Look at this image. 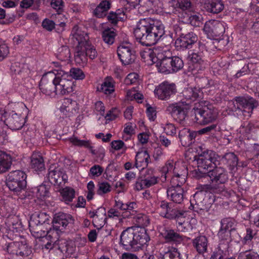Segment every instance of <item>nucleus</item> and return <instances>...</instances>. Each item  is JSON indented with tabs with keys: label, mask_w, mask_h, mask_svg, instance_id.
Listing matches in <instances>:
<instances>
[{
	"label": "nucleus",
	"mask_w": 259,
	"mask_h": 259,
	"mask_svg": "<svg viewBox=\"0 0 259 259\" xmlns=\"http://www.w3.org/2000/svg\"><path fill=\"white\" fill-rule=\"evenodd\" d=\"M164 33V27L161 22L151 19L140 20L134 30L136 39L145 46L155 45Z\"/></svg>",
	"instance_id": "f257e3e1"
},
{
	"label": "nucleus",
	"mask_w": 259,
	"mask_h": 259,
	"mask_svg": "<svg viewBox=\"0 0 259 259\" xmlns=\"http://www.w3.org/2000/svg\"><path fill=\"white\" fill-rule=\"evenodd\" d=\"M169 53V51L163 50L161 47H156L145 50L141 53V56L148 65L156 64L159 72L169 74L172 73L170 56H168Z\"/></svg>",
	"instance_id": "f03ea898"
},
{
	"label": "nucleus",
	"mask_w": 259,
	"mask_h": 259,
	"mask_svg": "<svg viewBox=\"0 0 259 259\" xmlns=\"http://www.w3.org/2000/svg\"><path fill=\"white\" fill-rule=\"evenodd\" d=\"M55 66L58 68L54 69V87L57 95H65L72 93L75 89L74 82L69 73L59 67L58 62H53Z\"/></svg>",
	"instance_id": "7ed1b4c3"
},
{
	"label": "nucleus",
	"mask_w": 259,
	"mask_h": 259,
	"mask_svg": "<svg viewBox=\"0 0 259 259\" xmlns=\"http://www.w3.org/2000/svg\"><path fill=\"white\" fill-rule=\"evenodd\" d=\"M187 169L184 166L182 167L181 174L176 172L177 175L171 178L172 186L167 190V197L173 202L181 203L184 199V190L181 185L186 182Z\"/></svg>",
	"instance_id": "20e7f679"
},
{
	"label": "nucleus",
	"mask_w": 259,
	"mask_h": 259,
	"mask_svg": "<svg viewBox=\"0 0 259 259\" xmlns=\"http://www.w3.org/2000/svg\"><path fill=\"white\" fill-rule=\"evenodd\" d=\"M74 220L71 215L65 213H59L56 215L53 222V227L47 232L48 237H52L54 239H58L60 233L71 227Z\"/></svg>",
	"instance_id": "39448f33"
},
{
	"label": "nucleus",
	"mask_w": 259,
	"mask_h": 259,
	"mask_svg": "<svg viewBox=\"0 0 259 259\" xmlns=\"http://www.w3.org/2000/svg\"><path fill=\"white\" fill-rule=\"evenodd\" d=\"M221 157L212 150L204 151L197 160L198 170L202 174L207 173V170L212 164L215 166L219 165Z\"/></svg>",
	"instance_id": "423d86ee"
},
{
	"label": "nucleus",
	"mask_w": 259,
	"mask_h": 259,
	"mask_svg": "<svg viewBox=\"0 0 259 259\" xmlns=\"http://www.w3.org/2000/svg\"><path fill=\"white\" fill-rule=\"evenodd\" d=\"M26 175L21 170H15L10 172L7 179V186L12 191L18 192L26 186Z\"/></svg>",
	"instance_id": "0eeeda50"
},
{
	"label": "nucleus",
	"mask_w": 259,
	"mask_h": 259,
	"mask_svg": "<svg viewBox=\"0 0 259 259\" xmlns=\"http://www.w3.org/2000/svg\"><path fill=\"white\" fill-rule=\"evenodd\" d=\"M236 107L235 111L238 116L249 117L251 116L253 108L256 105V101L251 97H237L234 103Z\"/></svg>",
	"instance_id": "6e6552de"
},
{
	"label": "nucleus",
	"mask_w": 259,
	"mask_h": 259,
	"mask_svg": "<svg viewBox=\"0 0 259 259\" xmlns=\"http://www.w3.org/2000/svg\"><path fill=\"white\" fill-rule=\"evenodd\" d=\"M207 175L212 184L210 185L209 188L213 189L215 192H221V189H223V184L225 182L227 179V175L224 168L221 167H215L211 170L207 172Z\"/></svg>",
	"instance_id": "1a4fd4ad"
},
{
	"label": "nucleus",
	"mask_w": 259,
	"mask_h": 259,
	"mask_svg": "<svg viewBox=\"0 0 259 259\" xmlns=\"http://www.w3.org/2000/svg\"><path fill=\"white\" fill-rule=\"evenodd\" d=\"M217 110L211 107L197 109L195 111L194 121L201 125L208 124L217 118Z\"/></svg>",
	"instance_id": "9d476101"
},
{
	"label": "nucleus",
	"mask_w": 259,
	"mask_h": 259,
	"mask_svg": "<svg viewBox=\"0 0 259 259\" xmlns=\"http://www.w3.org/2000/svg\"><path fill=\"white\" fill-rule=\"evenodd\" d=\"M0 114L2 115L1 120H4L6 124L13 130L20 129L25 122L24 116H22L18 113L13 111L8 116L5 110H1Z\"/></svg>",
	"instance_id": "9b49d317"
},
{
	"label": "nucleus",
	"mask_w": 259,
	"mask_h": 259,
	"mask_svg": "<svg viewBox=\"0 0 259 259\" xmlns=\"http://www.w3.org/2000/svg\"><path fill=\"white\" fill-rule=\"evenodd\" d=\"M190 106L188 104L180 102L169 105L167 107L166 110L171 114L176 121L182 123L186 118Z\"/></svg>",
	"instance_id": "f8f14e48"
},
{
	"label": "nucleus",
	"mask_w": 259,
	"mask_h": 259,
	"mask_svg": "<svg viewBox=\"0 0 259 259\" xmlns=\"http://www.w3.org/2000/svg\"><path fill=\"white\" fill-rule=\"evenodd\" d=\"M226 23L215 20H211L205 23L203 31L208 38H214L222 35L225 31Z\"/></svg>",
	"instance_id": "ddd939ff"
},
{
	"label": "nucleus",
	"mask_w": 259,
	"mask_h": 259,
	"mask_svg": "<svg viewBox=\"0 0 259 259\" xmlns=\"http://www.w3.org/2000/svg\"><path fill=\"white\" fill-rule=\"evenodd\" d=\"M199 51L194 50L189 53V58L194 65L193 71L202 70L205 68L204 63L202 60L203 52L205 49V43L203 40H199L198 43Z\"/></svg>",
	"instance_id": "4468645a"
},
{
	"label": "nucleus",
	"mask_w": 259,
	"mask_h": 259,
	"mask_svg": "<svg viewBox=\"0 0 259 259\" xmlns=\"http://www.w3.org/2000/svg\"><path fill=\"white\" fill-rule=\"evenodd\" d=\"M117 55L121 62L124 65L133 62L135 59V52L132 44L128 42L121 43L117 48Z\"/></svg>",
	"instance_id": "2eb2a0df"
},
{
	"label": "nucleus",
	"mask_w": 259,
	"mask_h": 259,
	"mask_svg": "<svg viewBox=\"0 0 259 259\" xmlns=\"http://www.w3.org/2000/svg\"><path fill=\"white\" fill-rule=\"evenodd\" d=\"M54 71L48 72L42 77L39 83V89L41 92L46 96L55 97L57 94L55 89H52V84L54 85Z\"/></svg>",
	"instance_id": "dca6fc26"
},
{
	"label": "nucleus",
	"mask_w": 259,
	"mask_h": 259,
	"mask_svg": "<svg viewBox=\"0 0 259 259\" xmlns=\"http://www.w3.org/2000/svg\"><path fill=\"white\" fill-rule=\"evenodd\" d=\"M47 177L51 183L57 185L65 184L68 179V177L63 169L56 165H51L50 166Z\"/></svg>",
	"instance_id": "f3484780"
},
{
	"label": "nucleus",
	"mask_w": 259,
	"mask_h": 259,
	"mask_svg": "<svg viewBox=\"0 0 259 259\" xmlns=\"http://www.w3.org/2000/svg\"><path fill=\"white\" fill-rule=\"evenodd\" d=\"M203 93L199 87H188L185 88L181 93V102L189 105L192 102L199 100L202 97Z\"/></svg>",
	"instance_id": "a211bd4d"
},
{
	"label": "nucleus",
	"mask_w": 259,
	"mask_h": 259,
	"mask_svg": "<svg viewBox=\"0 0 259 259\" xmlns=\"http://www.w3.org/2000/svg\"><path fill=\"white\" fill-rule=\"evenodd\" d=\"M176 92L174 83L163 82L156 87L154 90L155 96L159 99L166 100Z\"/></svg>",
	"instance_id": "6ab92c4d"
},
{
	"label": "nucleus",
	"mask_w": 259,
	"mask_h": 259,
	"mask_svg": "<svg viewBox=\"0 0 259 259\" xmlns=\"http://www.w3.org/2000/svg\"><path fill=\"white\" fill-rule=\"evenodd\" d=\"M184 164L179 162L175 163L173 161H168L161 169V181L164 182L167 178L175 177L177 175L176 172L181 174Z\"/></svg>",
	"instance_id": "aec40b11"
},
{
	"label": "nucleus",
	"mask_w": 259,
	"mask_h": 259,
	"mask_svg": "<svg viewBox=\"0 0 259 259\" xmlns=\"http://www.w3.org/2000/svg\"><path fill=\"white\" fill-rule=\"evenodd\" d=\"M135 228L133 227L128 228L122 232L120 235V244L125 249L135 248Z\"/></svg>",
	"instance_id": "412c9836"
},
{
	"label": "nucleus",
	"mask_w": 259,
	"mask_h": 259,
	"mask_svg": "<svg viewBox=\"0 0 259 259\" xmlns=\"http://www.w3.org/2000/svg\"><path fill=\"white\" fill-rule=\"evenodd\" d=\"M78 110V106L77 102L68 98L64 100L60 107V112L65 117H69L75 115Z\"/></svg>",
	"instance_id": "4be33fe9"
},
{
	"label": "nucleus",
	"mask_w": 259,
	"mask_h": 259,
	"mask_svg": "<svg viewBox=\"0 0 259 259\" xmlns=\"http://www.w3.org/2000/svg\"><path fill=\"white\" fill-rule=\"evenodd\" d=\"M221 227L218 236L222 240H228L230 238L231 232L234 229L235 221L232 218H224L221 221Z\"/></svg>",
	"instance_id": "5701e85b"
},
{
	"label": "nucleus",
	"mask_w": 259,
	"mask_h": 259,
	"mask_svg": "<svg viewBox=\"0 0 259 259\" xmlns=\"http://www.w3.org/2000/svg\"><path fill=\"white\" fill-rule=\"evenodd\" d=\"M198 40L196 34L193 32H189L181 35L175 41L176 47L180 48H189Z\"/></svg>",
	"instance_id": "b1692460"
},
{
	"label": "nucleus",
	"mask_w": 259,
	"mask_h": 259,
	"mask_svg": "<svg viewBox=\"0 0 259 259\" xmlns=\"http://www.w3.org/2000/svg\"><path fill=\"white\" fill-rule=\"evenodd\" d=\"M58 249L66 257L76 256V247L73 241L61 240L58 241Z\"/></svg>",
	"instance_id": "393cba45"
},
{
	"label": "nucleus",
	"mask_w": 259,
	"mask_h": 259,
	"mask_svg": "<svg viewBox=\"0 0 259 259\" xmlns=\"http://www.w3.org/2000/svg\"><path fill=\"white\" fill-rule=\"evenodd\" d=\"M71 34L76 46L85 45L89 39L87 33L82 30V28L78 25H75L73 27Z\"/></svg>",
	"instance_id": "a878e982"
},
{
	"label": "nucleus",
	"mask_w": 259,
	"mask_h": 259,
	"mask_svg": "<svg viewBox=\"0 0 259 259\" xmlns=\"http://www.w3.org/2000/svg\"><path fill=\"white\" fill-rule=\"evenodd\" d=\"M158 259H181V257L176 248L164 245L159 250Z\"/></svg>",
	"instance_id": "bb28decb"
},
{
	"label": "nucleus",
	"mask_w": 259,
	"mask_h": 259,
	"mask_svg": "<svg viewBox=\"0 0 259 259\" xmlns=\"http://www.w3.org/2000/svg\"><path fill=\"white\" fill-rule=\"evenodd\" d=\"M89 214L96 227L100 228L104 226L106 219V210L104 207L98 208L95 211L90 212Z\"/></svg>",
	"instance_id": "cd10ccee"
},
{
	"label": "nucleus",
	"mask_w": 259,
	"mask_h": 259,
	"mask_svg": "<svg viewBox=\"0 0 259 259\" xmlns=\"http://www.w3.org/2000/svg\"><path fill=\"white\" fill-rule=\"evenodd\" d=\"M160 235L165 240L166 242H180L183 240L182 236L173 230L165 227L159 228Z\"/></svg>",
	"instance_id": "c85d7f7f"
},
{
	"label": "nucleus",
	"mask_w": 259,
	"mask_h": 259,
	"mask_svg": "<svg viewBox=\"0 0 259 259\" xmlns=\"http://www.w3.org/2000/svg\"><path fill=\"white\" fill-rule=\"evenodd\" d=\"M97 89L98 91L104 94H111L115 91V82L112 77L108 76Z\"/></svg>",
	"instance_id": "c756f323"
},
{
	"label": "nucleus",
	"mask_w": 259,
	"mask_h": 259,
	"mask_svg": "<svg viewBox=\"0 0 259 259\" xmlns=\"http://www.w3.org/2000/svg\"><path fill=\"white\" fill-rule=\"evenodd\" d=\"M136 233L135 234V248L141 247L144 244H146L149 240V237L147 234L146 230L144 228H135Z\"/></svg>",
	"instance_id": "7c9ffc66"
},
{
	"label": "nucleus",
	"mask_w": 259,
	"mask_h": 259,
	"mask_svg": "<svg viewBox=\"0 0 259 259\" xmlns=\"http://www.w3.org/2000/svg\"><path fill=\"white\" fill-rule=\"evenodd\" d=\"M179 137L182 145L187 146L192 143L193 140L196 137V133L190 131L188 128H184L180 131Z\"/></svg>",
	"instance_id": "2f4dec72"
},
{
	"label": "nucleus",
	"mask_w": 259,
	"mask_h": 259,
	"mask_svg": "<svg viewBox=\"0 0 259 259\" xmlns=\"http://www.w3.org/2000/svg\"><path fill=\"white\" fill-rule=\"evenodd\" d=\"M31 167L36 171L45 169V163L42 156L39 153H34L31 156Z\"/></svg>",
	"instance_id": "473e14b6"
},
{
	"label": "nucleus",
	"mask_w": 259,
	"mask_h": 259,
	"mask_svg": "<svg viewBox=\"0 0 259 259\" xmlns=\"http://www.w3.org/2000/svg\"><path fill=\"white\" fill-rule=\"evenodd\" d=\"M192 244L194 248L199 253H203L207 250L208 240L204 236H199L196 237L193 240Z\"/></svg>",
	"instance_id": "72a5a7b5"
},
{
	"label": "nucleus",
	"mask_w": 259,
	"mask_h": 259,
	"mask_svg": "<svg viewBox=\"0 0 259 259\" xmlns=\"http://www.w3.org/2000/svg\"><path fill=\"white\" fill-rule=\"evenodd\" d=\"M150 161V156L147 151L138 152L136 156L135 166L138 168L144 169Z\"/></svg>",
	"instance_id": "f704fd0d"
},
{
	"label": "nucleus",
	"mask_w": 259,
	"mask_h": 259,
	"mask_svg": "<svg viewBox=\"0 0 259 259\" xmlns=\"http://www.w3.org/2000/svg\"><path fill=\"white\" fill-rule=\"evenodd\" d=\"M84 45L76 46L74 60L76 64L83 65L87 62V56L84 49Z\"/></svg>",
	"instance_id": "c9c22d12"
},
{
	"label": "nucleus",
	"mask_w": 259,
	"mask_h": 259,
	"mask_svg": "<svg viewBox=\"0 0 259 259\" xmlns=\"http://www.w3.org/2000/svg\"><path fill=\"white\" fill-rule=\"evenodd\" d=\"M18 250L16 252V254L18 259H30L31 257L32 250L26 244L20 243L18 247Z\"/></svg>",
	"instance_id": "e433bc0d"
},
{
	"label": "nucleus",
	"mask_w": 259,
	"mask_h": 259,
	"mask_svg": "<svg viewBox=\"0 0 259 259\" xmlns=\"http://www.w3.org/2000/svg\"><path fill=\"white\" fill-rule=\"evenodd\" d=\"M12 159L10 155L0 151V173L5 172L11 165Z\"/></svg>",
	"instance_id": "4c0bfd02"
},
{
	"label": "nucleus",
	"mask_w": 259,
	"mask_h": 259,
	"mask_svg": "<svg viewBox=\"0 0 259 259\" xmlns=\"http://www.w3.org/2000/svg\"><path fill=\"white\" fill-rule=\"evenodd\" d=\"M33 193L39 200L44 201L50 197L49 187L46 185H41L33 189Z\"/></svg>",
	"instance_id": "58836bf2"
},
{
	"label": "nucleus",
	"mask_w": 259,
	"mask_h": 259,
	"mask_svg": "<svg viewBox=\"0 0 259 259\" xmlns=\"http://www.w3.org/2000/svg\"><path fill=\"white\" fill-rule=\"evenodd\" d=\"M49 216L46 213L41 212L38 214L37 216L34 217L33 219H31L29 222V227L32 233H35L33 229L35 225H42L45 223L49 220Z\"/></svg>",
	"instance_id": "ea45409f"
},
{
	"label": "nucleus",
	"mask_w": 259,
	"mask_h": 259,
	"mask_svg": "<svg viewBox=\"0 0 259 259\" xmlns=\"http://www.w3.org/2000/svg\"><path fill=\"white\" fill-rule=\"evenodd\" d=\"M158 177L154 175V170L152 169H148L145 175V179L143 180V183L146 187H150L157 184Z\"/></svg>",
	"instance_id": "a19ab883"
},
{
	"label": "nucleus",
	"mask_w": 259,
	"mask_h": 259,
	"mask_svg": "<svg viewBox=\"0 0 259 259\" xmlns=\"http://www.w3.org/2000/svg\"><path fill=\"white\" fill-rule=\"evenodd\" d=\"M69 141L73 145L79 147H84L88 148L91 150V152L93 154H96V152H95V150L93 149V146H92L90 141L81 140L75 136H72L69 138Z\"/></svg>",
	"instance_id": "79ce46f5"
},
{
	"label": "nucleus",
	"mask_w": 259,
	"mask_h": 259,
	"mask_svg": "<svg viewBox=\"0 0 259 259\" xmlns=\"http://www.w3.org/2000/svg\"><path fill=\"white\" fill-rule=\"evenodd\" d=\"M6 224L10 231L18 232L21 228V223L18 216L10 215L7 220Z\"/></svg>",
	"instance_id": "37998d69"
},
{
	"label": "nucleus",
	"mask_w": 259,
	"mask_h": 259,
	"mask_svg": "<svg viewBox=\"0 0 259 259\" xmlns=\"http://www.w3.org/2000/svg\"><path fill=\"white\" fill-rule=\"evenodd\" d=\"M142 6L149 9L157 11L163 8V4L160 0H142Z\"/></svg>",
	"instance_id": "c03bdc74"
},
{
	"label": "nucleus",
	"mask_w": 259,
	"mask_h": 259,
	"mask_svg": "<svg viewBox=\"0 0 259 259\" xmlns=\"http://www.w3.org/2000/svg\"><path fill=\"white\" fill-rule=\"evenodd\" d=\"M115 35L116 32L113 28H105L102 33L104 41L108 44H112L114 42Z\"/></svg>",
	"instance_id": "a18cd8bd"
},
{
	"label": "nucleus",
	"mask_w": 259,
	"mask_h": 259,
	"mask_svg": "<svg viewBox=\"0 0 259 259\" xmlns=\"http://www.w3.org/2000/svg\"><path fill=\"white\" fill-rule=\"evenodd\" d=\"M207 10L212 13H218L224 9L223 4L219 0H213L206 5Z\"/></svg>",
	"instance_id": "49530a36"
},
{
	"label": "nucleus",
	"mask_w": 259,
	"mask_h": 259,
	"mask_svg": "<svg viewBox=\"0 0 259 259\" xmlns=\"http://www.w3.org/2000/svg\"><path fill=\"white\" fill-rule=\"evenodd\" d=\"M63 200L66 203H69L72 201L75 197V191L70 187H65L61 192Z\"/></svg>",
	"instance_id": "de8ad7c7"
},
{
	"label": "nucleus",
	"mask_w": 259,
	"mask_h": 259,
	"mask_svg": "<svg viewBox=\"0 0 259 259\" xmlns=\"http://www.w3.org/2000/svg\"><path fill=\"white\" fill-rule=\"evenodd\" d=\"M111 191V185L107 182H101L98 183L97 186V194L100 196H103Z\"/></svg>",
	"instance_id": "09e8293b"
},
{
	"label": "nucleus",
	"mask_w": 259,
	"mask_h": 259,
	"mask_svg": "<svg viewBox=\"0 0 259 259\" xmlns=\"http://www.w3.org/2000/svg\"><path fill=\"white\" fill-rule=\"evenodd\" d=\"M170 66L172 69V72H177L181 70L184 66L183 60L179 57H170Z\"/></svg>",
	"instance_id": "8fccbe9b"
},
{
	"label": "nucleus",
	"mask_w": 259,
	"mask_h": 259,
	"mask_svg": "<svg viewBox=\"0 0 259 259\" xmlns=\"http://www.w3.org/2000/svg\"><path fill=\"white\" fill-rule=\"evenodd\" d=\"M221 160L232 166H236L238 161L236 156L231 152L226 153L223 158L221 157Z\"/></svg>",
	"instance_id": "3c124183"
},
{
	"label": "nucleus",
	"mask_w": 259,
	"mask_h": 259,
	"mask_svg": "<svg viewBox=\"0 0 259 259\" xmlns=\"http://www.w3.org/2000/svg\"><path fill=\"white\" fill-rule=\"evenodd\" d=\"M188 21L190 24L194 27H199L202 24V16L198 13L191 14L189 16Z\"/></svg>",
	"instance_id": "603ef678"
},
{
	"label": "nucleus",
	"mask_w": 259,
	"mask_h": 259,
	"mask_svg": "<svg viewBox=\"0 0 259 259\" xmlns=\"http://www.w3.org/2000/svg\"><path fill=\"white\" fill-rule=\"evenodd\" d=\"M70 52L67 46H62L59 48L57 52V57L61 61H66L70 58Z\"/></svg>",
	"instance_id": "864d4df0"
},
{
	"label": "nucleus",
	"mask_w": 259,
	"mask_h": 259,
	"mask_svg": "<svg viewBox=\"0 0 259 259\" xmlns=\"http://www.w3.org/2000/svg\"><path fill=\"white\" fill-rule=\"evenodd\" d=\"M124 18V13L118 10L116 12H110L108 16V20L113 24H116L118 21L123 20Z\"/></svg>",
	"instance_id": "5fc2aeb1"
},
{
	"label": "nucleus",
	"mask_w": 259,
	"mask_h": 259,
	"mask_svg": "<svg viewBox=\"0 0 259 259\" xmlns=\"http://www.w3.org/2000/svg\"><path fill=\"white\" fill-rule=\"evenodd\" d=\"M238 259H259L258 253L252 249L239 253Z\"/></svg>",
	"instance_id": "6e6d98bb"
},
{
	"label": "nucleus",
	"mask_w": 259,
	"mask_h": 259,
	"mask_svg": "<svg viewBox=\"0 0 259 259\" xmlns=\"http://www.w3.org/2000/svg\"><path fill=\"white\" fill-rule=\"evenodd\" d=\"M135 124L132 122L126 123L123 130L124 134L122 136V139L125 140H127L131 136L135 133Z\"/></svg>",
	"instance_id": "4d7b16f0"
},
{
	"label": "nucleus",
	"mask_w": 259,
	"mask_h": 259,
	"mask_svg": "<svg viewBox=\"0 0 259 259\" xmlns=\"http://www.w3.org/2000/svg\"><path fill=\"white\" fill-rule=\"evenodd\" d=\"M69 75L70 76L71 79L73 78L76 80H82L85 77V74L83 71L77 68H73L71 69Z\"/></svg>",
	"instance_id": "13d9d810"
},
{
	"label": "nucleus",
	"mask_w": 259,
	"mask_h": 259,
	"mask_svg": "<svg viewBox=\"0 0 259 259\" xmlns=\"http://www.w3.org/2000/svg\"><path fill=\"white\" fill-rule=\"evenodd\" d=\"M136 221L137 224L141 227L144 228L145 227L147 226L150 223L149 217L144 214H138L136 217Z\"/></svg>",
	"instance_id": "bf43d9fd"
},
{
	"label": "nucleus",
	"mask_w": 259,
	"mask_h": 259,
	"mask_svg": "<svg viewBox=\"0 0 259 259\" xmlns=\"http://www.w3.org/2000/svg\"><path fill=\"white\" fill-rule=\"evenodd\" d=\"M103 172V168L99 165L93 166L90 170L89 176L91 178L95 179L100 176Z\"/></svg>",
	"instance_id": "052dcab7"
},
{
	"label": "nucleus",
	"mask_w": 259,
	"mask_h": 259,
	"mask_svg": "<svg viewBox=\"0 0 259 259\" xmlns=\"http://www.w3.org/2000/svg\"><path fill=\"white\" fill-rule=\"evenodd\" d=\"M254 129V125L249 122H245L240 128V133L242 135H247L251 133Z\"/></svg>",
	"instance_id": "680f3d73"
},
{
	"label": "nucleus",
	"mask_w": 259,
	"mask_h": 259,
	"mask_svg": "<svg viewBox=\"0 0 259 259\" xmlns=\"http://www.w3.org/2000/svg\"><path fill=\"white\" fill-rule=\"evenodd\" d=\"M111 147L116 151L122 150L125 152L127 147L124 143L121 140H114L111 143Z\"/></svg>",
	"instance_id": "e2e57ef3"
},
{
	"label": "nucleus",
	"mask_w": 259,
	"mask_h": 259,
	"mask_svg": "<svg viewBox=\"0 0 259 259\" xmlns=\"http://www.w3.org/2000/svg\"><path fill=\"white\" fill-rule=\"evenodd\" d=\"M139 79V75L135 72L131 73L127 75L124 79V83L130 85L137 83Z\"/></svg>",
	"instance_id": "0e129e2a"
},
{
	"label": "nucleus",
	"mask_w": 259,
	"mask_h": 259,
	"mask_svg": "<svg viewBox=\"0 0 259 259\" xmlns=\"http://www.w3.org/2000/svg\"><path fill=\"white\" fill-rule=\"evenodd\" d=\"M87 199L90 201L93 199L95 194V185L94 183L91 181L87 184Z\"/></svg>",
	"instance_id": "69168bd1"
},
{
	"label": "nucleus",
	"mask_w": 259,
	"mask_h": 259,
	"mask_svg": "<svg viewBox=\"0 0 259 259\" xmlns=\"http://www.w3.org/2000/svg\"><path fill=\"white\" fill-rule=\"evenodd\" d=\"M84 51L87 56H89L91 59H94L97 56V52L94 47L89 45L88 42L84 45Z\"/></svg>",
	"instance_id": "338daca9"
},
{
	"label": "nucleus",
	"mask_w": 259,
	"mask_h": 259,
	"mask_svg": "<svg viewBox=\"0 0 259 259\" xmlns=\"http://www.w3.org/2000/svg\"><path fill=\"white\" fill-rule=\"evenodd\" d=\"M146 113L148 118L151 121H154L156 117V110L155 107L146 105Z\"/></svg>",
	"instance_id": "774afa93"
}]
</instances>
